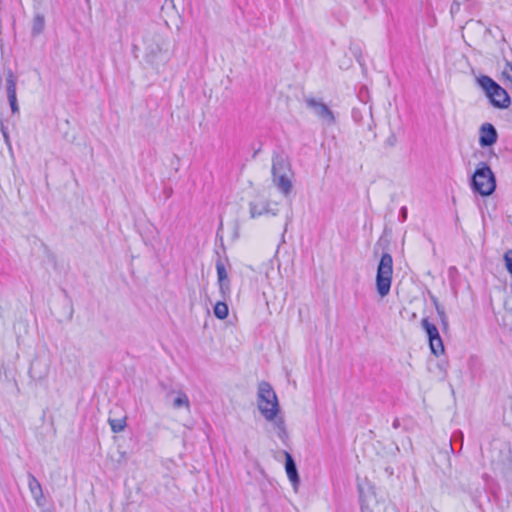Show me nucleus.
<instances>
[{
    "instance_id": "1",
    "label": "nucleus",
    "mask_w": 512,
    "mask_h": 512,
    "mask_svg": "<svg viewBox=\"0 0 512 512\" xmlns=\"http://www.w3.org/2000/svg\"><path fill=\"white\" fill-rule=\"evenodd\" d=\"M257 406L263 417L268 422L273 423L277 430L278 437L284 440L287 437V431L283 417L278 416V398L272 386L266 381H262L258 384Z\"/></svg>"
},
{
    "instance_id": "2",
    "label": "nucleus",
    "mask_w": 512,
    "mask_h": 512,
    "mask_svg": "<svg viewBox=\"0 0 512 512\" xmlns=\"http://www.w3.org/2000/svg\"><path fill=\"white\" fill-rule=\"evenodd\" d=\"M145 60L152 66L164 65L168 59L169 43L167 39L156 32H147L143 37Z\"/></svg>"
},
{
    "instance_id": "3",
    "label": "nucleus",
    "mask_w": 512,
    "mask_h": 512,
    "mask_svg": "<svg viewBox=\"0 0 512 512\" xmlns=\"http://www.w3.org/2000/svg\"><path fill=\"white\" fill-rule=\"evenodd\" d=\"M471 186L473 191L481 196H490L495 191L496 178L487 163H478L472 176Z\"/></svg>"
},
{
    "instance_id": "4",
    "label": "nucleus",
    "mask_w": 512,
    "mask_h": 512,
    "mask_svg": "<svg viewBox=\"0 0 512 512\" xmlns=\"http://www.w3.org/2000/svg\"><path fill=\"white\" fill-rule=\"evenodd\" d=\"M477 83L494 107L507 108L510 105V97L507 91L491 77L482 75L477 78Z\"/></svg>"
},
{
    "instance_id": "5",
    "label": "nucleus",
    "mask_w": 512,
    "mask_h": 512,
    "mask_svg": "<svg viewBox=\"0 0 512 512\" xmlns=\"http://www.w3.org/2000/svg\"><path fill=\"white\" fill-rule=\"evenodd\" d=\"M393 276V258L389 253H383L377 267L376 291L380 297L390 293Z\"/></svg>"
},
{
    "instance_id": "6",
    "label": "nucleus",
    "mask_w": 512,
    "mask_h": 512,
    "mask_svg": "<svg viewBox=\"0 0 512 512\" xmlns=\"http://www.w3.org/2000/svg\"><path fill=\"white\" fill-rule=\"evenodd\" d=\"M421 326L426 332L429 340V346L431 352L435 356H439L444 353V345L442 338L440 337L438 328L431 323L428 318H423L421 321Z\"/></svg>"
},
{
    "instance_id": "7",
    "label": "nucleus",
    "mask_w": 512,
    "mask_h": 512,
    "mask_svg": "<svg viewBox=\"0 0 512 512\" xmlns=\"http://www.w3.org/2000/svg\"><path fill=\"white\" fill-rule=\"evenodd\" d=\"M305 104L315 116L322 120L327 125H333L335 123V116L333 111L322 101L317 100L313 97H306Z\"/></svg>"
},
{
    "instance_id": "8",
    "label": "nucleus",
    "mask_w": 512,
    "mask_h": 512,
    "mask_svg": "<svg viewBox=\"0 0 512 512\" xmlns=\"http://www.w3.org/2000/svg\"><path fill=\"white\" fill-rule=\"evenodd\" d=\"M216 271H217L219 292L221 294V297L224 299H228L230 297V293H231L230 280L228 278V273H227L225 264L221 260H218L216 262Z\"/></svg>"
},
{
    "instance_id": "9",
    "label": "nucleus",
    "mask_w": 512,
    "mask_h": 512,
    "mask_svg": "<svg viewBox=\"0 0 512 512\" xmlns=\"http://www.w3.org/2000/svg\"><path fill=\"white\" fill-rule=\"evenodd\" d=\"M479 133V144L481 147H489L497 142L498 133L496 128L492 124H482Z\"/></svg>"
},
{
    "instance_id": "10",
    "label": "nucleus",
    "mask_w": 512,
    "mask_h": 512,
    "mask_svg": "<svg viewBox=\"0 0 512 512\" xmlns=\"http://www.w3.org/2000/svg\"><path fill=\"white\" fill-rule=\"evenodd\" d=\"M249 214L252 219L263 216L278 214V209L271 208L269 202L265 201H252L249 203Z\"/></svg>"
},
{
    "instance_id": "11",
    "label": "nucleus",
    "mask_w": 512,
    "mask_h": 512,
    "mask_svg": "<svg viewBox=\"0 0 512 512\" xmlns=\"http://www.w3.org/2000/svg\"><path fill=\"white\" fill-rule=\"evenodd\" d=\"M28 488L36 504L39 507L44 506L46 500L43 494L42 486L36 477L31 473L28 474Z\"/></svg>"
},
{
    "instance_id": "12",
    "label": "nucleus",
    "mask_w": 512,
    "mask_h": 512,
    "mask_svg": "<svg viewBox=\"0 0 512 512\" xmlns=\"http://www.w3.org/2000/svg\"><path fill=\"white\" fill-rule=\"evenodd\" d=\"M280 175L292 176V172L286 159L277 154L272 159V178Z\"/></svg>"
},
{
    "instance_id": "13",
    "label": "nucleus",
    "mask_w": 512,
    "mask_h": 512,
    "mask_svg": "<svg viewBox=\"0 0 512 512\" xmlns=\"http://www.w3.org/2000/svg\"><path fill=\"white\" fill-rule=\"evenodd\" d=\"M285 470L290 482L292 483L294 489L296 490L300 482V479L295 461L291 454H289L288 452H285Z\"/></svg>"
},
{
    "instance_id": "14",
    "label": "nucleus",
    "mask_w": 512,
    "mask_h": 512,
    "mask_svg": "<svg viewBox=\"0 0 512 512\" xmlns=\"http://www.w3.org/2000/svg\"><path fill=\"white\" fill-rule=\"evenodd\" d=\"M272 182L285 197L291 194L293 189L291 176L280 175L272 178Z\"/></svg>"
},
{
    "instance_id": "15",
    "label": "nucleus",
    "mask_w": 512,
    "mask_h": 512,
    "mask_svg": "<svg viewBox=\"0 0 512 512\" xmlns=\"http://www.w3.org/2000/svg\"><path fill=\"white\" fill-rule=\"evenodd\" d=\"M174 395V398L172 400V405L175 409H179V408H186L189 410L190 408V402H189V398L188 396L182 392V391H178V392H170L167 397H170V396H173Z\"/></svg>"
},
{
    "instance_id": "16",
    "label": "nucleus",
    "mask_w": 512,
    "mask_h": 512,
    "mask_svg": "<svg viewBox=\"0 0 512 512\" xmlns=\"http://www.w3.org/2000/svg\"><path fill=\"white\" fill-rule=\"evenodd\" d=\"M223 300L222 301H218L215 305H214V315L218 318V319H225L227 318L228 316V313H229V309H228V305L226 303V300L227 299H224L222 298Z\"/></svg>"
},
{
    "instance_id": "17",
    "label": "nucleus",
    "mask_w": 512,
    "mask_h": 512,
    "mask_svg": "<svg viewBox=\"0 0 512 512\" xmlns=\"http://www.w3.org/2000/svg\"><path fill=\"white\" fill-rule=\"evenodd\" d=\"M45 27V18L42 14H36L33 18L32 35L37 36L41 34Z\"/></svg>"
},
{
    "instance_id": "18",
    "label": "nucleus",
    "mask_w": 512,
    "mask_h": 512,
    "mask_svg": "<svg viewBox=\"0 0 512 512\" xmlns=\"http://www.w3.org/2000/svg\"><path fill=\"white\" fill-rule=\"evenodd\" d=\"M432 300L435 305V309L437 311L440 323H441L443 329L447 330L449 324H448V317L445 313V309L441 304H439V302L437 301V299L435 297H433Z\"/></svg>"
},
{
    "instance_id": "19",
    "label": "nucleus",
    "mask_w": 512,
    "mask_h": 512,
    "mask_svg": "<svg viewBox=\"0 0 512 512\" xmlns=\"http://www.w3.org/2000/svg\"><path fill=\"white\" fill-rule=\"evenodd\" d=\"M432 300L435 305V309L437 311L440 323H441L443 329L447 330L449 324H448V317L445 313V309L441 304H439V302L437 301V299L435 297H433Z\"/></svg>"
},
{
    "instance_id": "20",
    "label": "nucleus",
    "mask_w": 512,
    "mask_h": 512,
    "mask_svg": "<svg viewBox=\"0 0 512 512\" xmlns=\"http://www.w3.org/2000/svg\"><path fill=\"white\" fill-rule=\"evenodd\" d=\"M17 78L14 73L10 70L6 75V92L7 96L16 94Z\"/></svg>"
},
{
    "instance_id": "21",
    "label": "nucleus",
    "mask_w": 512,
    "mask_h": 512,
    "mask_svg": "<svg viewBox=\"0 0 512 512\" xmlns=\"http://www.w3.org/2000/svg\"><path fill=\"white\" fill-rule=\"evenodd\" d=\"M108 422L111 426V430L114 433H119L124 430L126 427V418L120 417V418H111L109 417Z\"/></svg>"
},
{
    "instance_id": "22",
    "label": "nucleus",
    "mask_w": 512,
    "mask_h": 512,
    "mask_svg": "<svg viewBox=\"0 0 512 512\" xmlns=\"http://www.w3.org/2000/svg\"><path fill=\"white\" fill-rule=\"evenodd\" d=\"M7 97H8V101H9L12 113L13 114L18 113L19 112V106H18L16 94H13V96L9 95Z\"/></svg>"
},
{
    "instance_id": "23",
    "label": "nucleus",
    "mask_w": 512,
    "mask_h": 512,
    "mask_svg": "<svg viewBox=\"0 0 512 512\" xmlns=\"http://www.w3.org/2000/svg\"><path fill=\"white\" fill-rule=\"evenodd\" d=\"M503 75L506 77L508 81L512 83V62L506 61L505 68L503 70Z\"/></svg>"
},
{
    "instance_id": "24",
    "label": "nucleus",
    "mask_w": 512,
    "mask_h": 512,
    "mask_svg": "<svg viewBox=\"0 0 512 512\" xmlns=\"http://www.w3.org/2000/svg\"><path fill=\"white\" fill-rule=\"evenodd\" d=\"M400 214H401V217H402V221H405L406 218H407V208L406 207H402L401 210H400Z\"/></svg>"
},
{
    "instance_id": "25",
    "label": "nucleus",
    "mask_w": 512,
    "mask_h": 512,
    "mask_svg": "<svg viewBox=\"0 0 512 512\" xmlns=\"http://www.w3.org/2000/svg\"><path fill=\"white\" fill-rule=\"evenodd\" d=\"M362 512H372V510L368 507V505L362 504L361 506Z\"/></svg>"
},
{
    "instance_id": "26",
    "label": "nucleus",
    "mask_w": 512,
    "mask_h": 512,
    "mask_svg": "<svg viewBox=\"0 0 512 512\" xmlns=\"http://www.w3.org/2000/svg\"><path fill=\"white\" fill-rule=\"evenodd\" d=\"M399 425H400L399 420H398V419H395V420L393 421V424H392L393 428H395V429H396V428H398V427H399Z\"/></svg>"
},
{
    "instance_id": "27",
    "label": "nucleus",
    "mask_w": 512,
    "mask_h": 512,
    "mask_svg": "<svg viewBox=\"0 0 512 512\" xmlns=\"http://www.w3.org/2000/svg\"><path fill=\"white\" fill-rule=\"evenodd\" d=\"M121 459H122L123 461H125V460H126V452H121Z\"/></svg>"
},
{
    "instance_id": "28",
    "label": "nucleus",
    "mask_w": 512,
    "mask_h": 512,
    "mask_svg": "<svg viewBox=\"0 0 512 512\" xmlns=\"http://www.w3.org/2000/svg\"><path fill=\"white\" fill-rule=\"evenodd\" d=\"M289 222H290V218H288V219H287V221H286V223H285L284 231H286V230H287V226H288Z\"/></svg>"
},
{
    "instance_id": "29",
    "label": "nucleus",
    "mask_w": 512,
    "mask_h": 512,
    "mask_svg": "<svg viewBox=\"0 0 512 512\" xmlns=\"http://www.w3.org/2000/svg\"><path fill=\"white\" fill-rule=\"evenodd\" d=\"M453 10H457V7H454V5H452V7H451L452 12H453Z\"/></svg>"
},
{
    "instance_id": "30",
    "label": "nucleus",
    "mask_w": 512,
    "mask_h": 512,
    "mask_svg": "<svg viewBox=\"0 0 512 512\" xmlns=\"http://www.w3.org/2000/svg\"><path fill=\"white\" fill-rule=\"evenodd\" d=\"M453 10H457V7H454V5H452V7H451L452 12H453Z\"/></svg>"
}]
</instances>
